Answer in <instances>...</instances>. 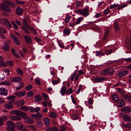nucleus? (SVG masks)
<instances>
[{
    "label": "nucleus",
    "mask_w": 131,
    "mask_h": 131,
    "mask_svg": "<svg viewBox=\"0 0 131 131\" xmlns=\"http://www.w3.org/2000/svg\"><path fill=\"white\" fill-rule=\"evenodd\" d=\"M6 124L8 126L7 128V131H16L15 130V125L13 122L10 121H7Z\"/></svg>",
    "instance_id": "f257e3e1"
},
{
    "label": "nucleus",
    "mask_w": 131,
    "mask_h": 131,
    "mask_svg": "<svg viewBox=\"0 0 131 131\" xmlns=\"http://www.w3.org/2000/svg\"><path fill=\"white\" fill-rule=\"evenodd\" d=\"M0 10H3L6 12L9 13L10 12V9L7 5L4 3H2L0 5Z\"/></svg>",
    "instance_id": "f03ea898"
},
{
    "label": "nucleus",
    "mask_w": 131,
    "mask_h": 131,
    "mask_svg": "<svg viewBox=\"0 0 131 131\" xmlns=\"http://www.w3.org/2000/svg\"><path fill=\"white\" fill-rule=\"evenodd\" d=\"M114 73L113 69L111 68L105 69L102 71V74H112Z\"/></svg>",
    "instance_id": "7ed1b4c3"
},
{
    "label": "nucleus",
    "mask_w": 131,
    "mask_h": 131,
    "mask_svg": "<svg viewBox=\"0 0 131 131\" xmlns=\"http://www.w3.org/2000/svg\"><path fill=\"white\" fill-rule=\"evenodd\" d=\"M14 101V100L9 101L8 103L5 105L6 108L8 109L13 108V105L12 103Z\"/></svg>",
    "instance_id": "20e7f679"
},
{
    "label": "nucleus",
    "mask_w": 131,
    "mask_h": 131,
    "mask_svg": "<svg viewBox=\"0 0 131 131\" xmlns=\"http://www.w3.org/2000/svg\"><path fill=\"white\" fill-rule=\"evenodd\" d=\"M81 15H83L84 17H86L89 14V10L87 8H85L81 10Z\"/></svg>",
    "instance_id": "39448f33"
},
{
    "label": "nucleus",
    "mask_w": 131,
    "mask_h": 131,
    "mask_svg": "<svg viewBox=\"0 0 131 131\" xmlns=\"http://www.w3.org/2000/svg\"><path fill=\"white\" fill-rule=\"evenodd\" d=\"M121 110L125 113H129L131 112V109L130 107L126 106L122 108Z\"/></svg>",
    "instance_id": "423d86ee"
},
{
    "label": "nucleus",
    "mask_w": 131,
    "mask_h": 131,
    "mask_svg": "<svg viewBox=\"0 0 131 131\" xmlns=\"http://www.w3.org/2000/svg\"><path fill=\"white\" fill-rule=\"evenodd\" d=\"M0 94L4 95H6L7 94V90L4 88H0Z\"/></svg>",
    "instance_id": "0eeeda50"
},
{
    "label": "nucleus",
    "mask_w": 131,
    "mask_h": 131,
    "mask_svg": "<svg viewBox=\"0 0 131 131\" xmlns=\"http://www.w3.org/2000/svg\"><path fill=\"white\" fill-rule=\"evenodd\" d=\"M4 2L12 7H14L16 6V5L13 3L8 0H3Z\"/></svg>",
    "instance_id": "6e6552de"
},
{
    "label": "nucleus",
    "mask_w": 131,
    "mask_h": 131,
    "mask_svg": "<svg viewBox=\"0 0 131 131\" xmlns=\"http://www.w3.org/2000/svg\"><path fill=\"white\" fill-rule=\"evenodd\" d=\"M106 79L104 77H96L95 79V81L96 82H101L103 81L106 80Z\"/></svg>",
    "instance_id": "1a4fd4ad"
},
{
    "label": "nucleus",
    "mask_w": 131,
    "mask_h": 131,
    "mask_svg": "<svg viewBox=\"0 0 131 131\" xmlns=\"http://www.w3.org/2000/svg\"><path fill=\"white\" fill-rule=\"evenodd\" d=\"M25 94V91L24 90L22 92H17L15 93V95L18 97L24 96Z\"/></svg>",
    "instance_id": "9d476101"
},
{
    "label": "nucleus",
    "mask_w": 131,
    "mask_h": 131,
    "mask_svg": "<svg viewBox=\"0 0 131 131\" xmlns=\"http://www.w3.org/2000/svg\"><path fill=\"white\" fill-rule=\"evenodd\" d=\"M25 122L30 124H32L34 123L33 119L32 118L27 117L25 118Z\"/></svg>",
    "instance_id": "9b49d317"
},
{
    "label": "nucleus",
    "mask_w": 131,
    "mask_h": 131,
    "mask_svg": "<svg viewBox=\"0 0 131 131\" xmlns=\"http://www.w3.org/2000/svg\"><path fill=\"white\" fill-rule=\"evenodd\" d=\"M24 38L25 40L28 43L30 44L32 42V39L29 36L26 35H25Z\"/></svg>",
    "instance_id": "f8f14e48"
},
{
    "label": "nucleus",
    "mask_w": 131,
    "mask_h": 131,
    "mask_svg": "<svg viewBox=\"0 0 131 131\" xmlns=\"http://www.w3.org/2000/svg\"><path fill=\"white\" fill-rule=\"evenodd\" d=\"M11 37L13 40V41L17 45H18L19 44V41L15 36L14 35H12L11 36Z\"/></svg>",
    "instance_id": "ddd939ff"
},
{
    "label": "nucleus",
    "mask_w": 131,
    "mask_h": 131,
    "mask_svg": "<svg viewBox=\"0 0 131 131\" xmlns=\"http://www.w3.org/2000/svg\"><path fill=\"white\" fill-rule=\"evenodd\" d=\"M29 109L31 110L30 112H35L38 113L39 110L40 109V108L38 107L37 108H35L33 107H29Z\"/></svg>",
    "instance_id": "4468645a"
},
{
    "label": "nucleus",
    "mask_w": 131,
    "mask_h": 131,
    "mask_svg": "<svg viewBox=\"0 0 131 131\" xmlns=\"http://www.w3.org/2000/svg\"><path fill=\"white\" fill-rule=\"evenodd\" d=\"M16 13L19 15H21L23 12V10L20 7H17L16 10Z\"/></svg>",
    "instance_id": "2eb2a0df"
},
{
    "label": "nucleus",
    "mask_w": 131,
    "mask_h": 131,
    "mask_svg": "<svg viewBox=\"0 0 131 131\" xmlns=\"http://www.w3.org/2000/svg\"><path fill=\"white\" fill-rule=\"evenodd\" d=\"M124 98L125 100L127 102H130L131 101V96L128 95H125L124 96Z\"/></svg>",
    "instance_id": "dca6fc26"
},
{
    "label": "nucleus",
    "mask_w": 131,
    "mask_h": 131,
    "mask_svg": "<svg viewBox=\"0 0 131 131\" xmlns=\"http://www.w3.org/2000/svg\"><path fill=\"white\" fill-rule=\"evenodd\" d=\"M41 100V96L39 95L38 94L36 95L34 97V100L36 102H39Z\"/></svg>",
    "instance_id": "f3484780"
},
{
    "label": "nucleus",
    "mask_w": 131,
    "mask_h": 131,
    "mask_svg": "<svg viewBox=\"0 0 131 131\" xmlns=\"http://www.w3.org/2000/svg\"><path fill=\"white\" fill-rule=\"evenodd\" d=\"M123 120L125 121L131 122V117H130L127 115H125L123 116Z\"/></svg>",
    "instance_id": "a211bd4d"
},
{
    "label": "nucleus",
    "mask_w": 131,
    "mask_h": 131,
    "mask_svg": "<svg viewBox=\"0 0 131 131\" xmlns=\"http://www.w3.org/2000/svg\"><path fill=\"white\" fill-rule=\"evenodd\" d=\"M114 28L115 29V30L116 32H118L120 29L119 26L118 24L116 22H115L114 23Z\"/></svg>",
    "instance_id": "6ab92c4d"
},
{
    "label": "nucleus",
    "mask_w": 131,
    "mask_h": 131,
    "mask_svg": "<svg viewBox=\"0 0 131 131\" xmlns=\"http://www.w3.org/2000/svg\"><path fill=\"white\" fill-rule=\"evenodd\" d=\"M21 79L19 77H15L12 80V81L14 82H16L18 83L20 82Z\"/></svg>",
    "instance_id": "aec40b11"
},
{
    "label": "nucleus",
    "mask_w": 131,
    "mask_h": 131,
    "mask_svg": "<svg viewBox=\"0 0 131 131\" xmlns=\"http://www.w3.org/2000/svg\"><path fill=\"white\" fill-rule=\"evenodd\" d=\"M18 116H20L21 117L24 118L25 119L27 117V115L25 113L21 112L20 111H19Z\"/></svg>",
    "instance_id": "412c9836"
},
{
    "label": "nucleus",
    "mask_w": 131,
    "mask_h": 131,
    "mask_svg": "<svg viewBox=\"0 0 131 131\" xmlns=\"http://www.w3.org/2000/svg\"><path fill=\"white\" fill-rule=\"evenodd\" d=\"M8 43H5L4 46L2 47V48L5 51H8L9 50V46H8Z\"/></svg>",
    "instance_id": "4be33fe9"
},
{
    "label": "nucleus",
    "mask_w": 131,
    "mask_h": 131,
    "mask_svg": "<svg viewBox=\"0 0 131 131\" xmlns=\"http://www.w3.org/2000/svg\"><path fill=\"white\" fill-rule=\"evenodd\" d=\"M125 105L124 102L122 100H121L117 103L118 106L120 107H121Z\"/></svg>",
    "instance_id": "5701e85b"
},
{
    "label": "nucleus",
    "mask_w": 131,
    "mask_h": 131,
    "mask_svg": "<svg viewBox=\"0 0 131 131\" xmlns=\"http://www.w3.org/2000/svg\"><path fill=\"white\" fill-rule=\"evenodd\" d=\"M20 111L18 110H14L11 111L10 113L11 114H15L18 116Z\"/></svg>",
    "instance_id": "b1692460"
},
{
    "label": "nucleus",
    "mask_w": 131,
    "mask_h": 131,
    "mask_svg": "<svg viewBox=\"0 0 131 131\" xmlns=\"http://www.w3.org/2000/svg\"><path fill=\"white\" fill-rule=\"evenodd\" d=\"M10 119L13 121L19 120H20V118L18 117L13 116H9Z\"/></svg>",
    "instance_id": "393cba45"
},
{
    "label": "nucleus",
    "mask_w": 131,
    "mask_h": 131,
    "mask_svg": "<svg viewBox=\"0 0 131 131\" xmlns=\"http://www.w3.org/2000/svg\"><path fill=\"white\" fill-rule=\"evenodd\" d=\"M45 123L47 126H48L50 124V121L49 118H45L43 119Z\"/></svg>",
    "instance_id": "a878e982"
},
{
    "label": "nucleus",
    "mask_w": 131,
    "mask_h": 131,
    "mask_svg": "<svg viewBox=\"0 0 131 131\" xmlns=\"http://www.w3.org/2000/svg\"><path fill=\"white\" fill-rule=\"evenodd\" d=\"M25 103V101L24 100L21 99L18 101V103L19 106H20L24 105Z\"/></svg>",
    "instance_id": "bb28decb"
},
{
    "label": "nucleus",
    "mask_w": 131,
    "mask_h": 131,
    "mask_svg": "<svg viewBox=\"0 0 131 131\" xmlns=\"http://www.w3.org/2000/svg\"><path fill=\"white\" fill-rule=\"evenodd\" d=\"M30 106L27 107L26 106H23L20 107V108L23 111H28Z\"/></svg>",
    "instance_id": "cd10ccee"
},
{
    "label": "nucleus",
    "mask_w": 131,
    "mask_h": 131,
    "mask_svg": "<svg viewBox=\"0 0 131 131\" xmlns=\"http://www.w3.org/2000/svg\"><path fill=\"white\" fill-rule=\"evenodd\" d=\"M70 31L69 28L65 29L63 30V33L64 34L69 35L70 33Z\"/></svg>",
    "instance_id": "c85d7f7f"
},
{
    "label": "nucleus",
    "mask_w": 131,
    "mask_h": 131,
    "mask_svg": "<svg viewBox=\"0 0 131 131\" xmlns=\"http://www.w3.org/2000/svg\"><path fill=\"white\" fill-rule=\"evenodd\" d=\"M67 89V88L65 87H63L61 89L60 92L61 94L63 95L65 93V91Z\"/></svg>",
    "instance_id": "c756f323"
},
{
    "label": "nucleus",
    "mask_w": 131,
    "mask_h": 131,
    "mask_svg": "<svg viewBox=\"0 0 131 131\" xmlns=\"http://www.w3.org/2000/svg\"><path fill=\"white\" fill-rule=\"evenodd\" d=\"M0 84L5 85L8 86H10V83L8 81H5L0 82Z\"/></svg>",
    "instance_id": "7c9ffc66"
},
{
    "label": "nucleus",
    "mask_w": 131,
    "mask_h": 131,
    "mask_svg": "<svg viewBox=\"0 0 131 131\" xmlns=\"http://www.w3.org/2000/svg\"><path fill=\"white\" fill-rule=\"evenodd\" d=\"M20 86L16 88V90H20L24 86V84L23 82H21L20 83Z\"/></svg>",
    "instance_id": "2f4dec72"
},
{
    "label": "nucleus",
    "mask_w": 131,
    "mask_h": 131,
    "mask_svg": "<svg viewBox=\"0 0 131 131\" xmlns=\"http://www.w3.org/2000/svg\"><path fill=\"white\" fill-rule=\"evenodd\" d=\"M36 123L37 124V126L39 127H41L42 125L43 124L41 121L39 120L36 122Z\"/></svg>",
    "instance_id": "473e14b6"
},
{
    "label": "nucleus",
    "mask_w": 131,
    "mask_h": 131,
    "mask_svg": "<svg viewBox=\"0 0 131 131\" xmlns=\"http://www.w3.org/2000/svg\"><path fill=\"white\" fill-rule=\"evenodd\" d=\"M17 126L19 129H21L23 127V124L20 123H17Z\"/></svg>",
    "instance_id": "72a5a7b5"
},
{
    "label": "nucleus",
    "mask_w": 131,
    "mask_h": 131,
    "mask_svg": "<svg viewBox=\"0 0 131 131\" xmlns=\"http://www.w3.org/2000/svg\"><path fill=\"white\" fill-rule=\"evenodd\" d=\"M34 92L32 91H29L27 94V96L30 97L34 95Z\"/></svg>",
    "instance_id": "f704fd0d"
},
{
    "label": "nucleus",
    "mask_w": 131,
    "mask_h": 131,
    "mask_svg": "<svg viewBox=\"0 0 131 131\" xmlns=\"http://www.w3.org/2000/svg\"><path fill=\"white\" fill-rule=\"evenodd\" d=\"M32 88V86L31 85L29 84L25 87V89L26 90L29 91L31 90Z\"/></svg>",
    "instance_id": "c9c22d12"
},
{
    "label": "nucleus",
    "mask_w": 131,
    "mask_h": 131,
    "mask_svg": "<svg viewBox=\"0 0 131 131\" xmlns=\"http://www.w3.org/2000/svg\"><path fill=\"white\" fill-rule=\"evenodd\" d=\"M56 114L53 112L50 113L49 115L50 117L53 118H55L56 117Z\"/></svg>",
    "instance_id": "e433bc0d"
},
{
    "label": "nucleus",
    "mask_w": 131,
    "mask_h": 131,
    "mask_svg": "<svg viewBox=\"0 0 131 131\" xmlns=\"http://www.w3.org/2000/svg\"><path fill=\"white\" fill-rule=\"evenodd\" d=\"M73 91L71 88H70L69 89L67 90L66 93L67 95L71 93H72L73 92Z\"/></svg>",
    "instance_id": "4c0bfd02"
},
{
    "label": "nucleus",
    "mask_w": 131,
    "mask_h": 131,
    "mask_svg": "<svg viewBox=\"0 0 131 131\" xmlns=\"http://www.w3.org/2000/svg\"><path fill=\"white\" fill-rule=\"evenodd\" d=\"M82 2L81 1H77L75 2L76 7H79L81 6Z\"/></svg>",
    "instance_id": "58836bf2"
},
{
    "label": "nucleus",
    "mask_w": 131,
    "mask_h": 131,
    "mask_svg": "<svg viewBox=\"0 0 131 131\" xmlns=\"http://www.w3.org/2000/svg\"><path fill=\"white\" fill-rule=\"evenodd\" d=\"M22 28L26 34H29L30 32L24 26H22Z\"/></svg>",
    "instance_id": "ea45409f"
},
{
    "label": "nucleus",
    "mask_w": 131,
    "mask_h": 131,
    "mask_svg": "<svg viewBox=\"0 0 131 131\" xmlns=\"http://www.w3.org/2000/svg\"><path fill=\"white\" fill-rule=\"evenodd\" d=\"M17 72L19 74H23V71L22 70L19 68H18L16 70Z\"/></svg>",
    "instance_id": "a19ab883"
},
{
    "label": "nucleus",
    "mask_w": 131,
    "mask_h": 131,
    "mask_svg": "<svg viewBox=\"0 0 131 131\" xmlns=\"http://www.w3.org/2000/svg\"><path fill=\"white\" fill-rule=\"evenodd\" d=\"M72 116L74 119H77L78 118L79 115L78 114H73Z\"/></svg>",
    "instance_id": "79ce46f5"
},
{
    "label": "nucleus",
    "mask_w": 131,
    "mask_h": 131,
    "mask_svg": "<svg viewBox=\"0 0 131 131\" xmlns=\"http://www.w3.org/2000/svg\"><path fill=\"white\" fill-rule=\"evenodd\" d=\"M7 63L10 67H12L13 66V62L12 61H9L7 62Z\"/></svg>",
    "instance_id": "37998d69"
},
{
    "label": "nucleus",
    "mask_w": 131,
    "mask_h": 131,
    "mask_svg": "<svg viewBox=\"0 0 131 131\" xmlns=\"http://www.w3.org/2000/svg\"><path fill=\"white\" fill-rule=\"evenodd\" d=\"M60 80L59 79L57 80H52V83L54 85H56L57 84L59 81H60Z\"/></svg>",
    "instance_id": "c03bdc74"
},
{
    "label": "nucleus",
    "mask_w": 131,
    "mask_h": 131,
    "mask_svg": "<svg viewBox=\"0 0 131 131\" xmlns=\"http://www.w3.org/2000/svg\"><path fill=\"white\" fill-rule=\"evenodd\" d=\"M1 21L5 25L7 24V22H8V21L5 19H2Z\"/></svg>",
    "instance_id": "a18cd8bd"
},
{
    "label": "nucleus",
    "mask_w": 131,
    "mask_h": 131,
    "mask_svg": "<svg viewBox=\"0 0 131 131\" xmlns=\"http://www.w3.org/2000/svg\"><path fill=\"white\" fill-rule=\"evenodd\" d=\"M96 56H98L100 55L102 56L104 55L100 51H97L96 52Z\"/></svg>",
    "instance_id": "49530a36"
},
{
    "label": "nucleus",
    "mask_w": 131,
    "mask_h": 131,
    "mask_svg": "<svg viewBox=\"0 0 131 131\" xmlns=\"http://www.w3.org/2000/svg\"><path fill=\"white\" fill-rule=\"evenodd\" d=\"M83 18L82 17H80L78 18L76 20L77 24H79L81 20H82Z\"/></svg>",
    "instance_id": "de8ad7c7"
},
{
    "label": "nucleus",
    "mask_w": 131,
    "mask_h": 131,
    "mask_svg": "<svg viewBox=\"0 0 131 131\" xmlns=\"http://www.w3.org/2000/svg\"><path fill=\"white\" fill-rule=\"evenodd\" d=\"M113 98L114 101L116 102L118 101V97L116 95H114L113 96Z\"/></svg>",
    "instance_id": "09e8293b"
},
{
    "label": "nucleus",
    "mask_w": 131,
    "mask_h": 131,
    "mask_svg": "<svg viewBox=\"0 0 131 131\" xmlns=\"http://www.w3.org/2000/svg\"><path fill=\"white\" fill-rule=\"evenodd\" d=\"M16 98V96L14 95H10L7 98V99L9 100H11L14 99Z\"/></svg>",
    "instance_id": "8fccbe9b"
},
{
    "label": "nucleus",
    "mask_w": 131,
    "mask_h": 131,
    "mask_svg": "<svg viewBox=\"0 0 131 131\" xmlns=\"http://www.w3.org/2000/svg\"><path fill=\"white\" fill-rule=\"evenodd\" d=\"M35 82L37 84L39 85L40 86L41 84L40 83V81L39 78L36 79L35 80Z\"/></svg>",
    "instance_id": "3c124183"
},
{
    "label": "nucleus",
    "mask_w": 131,
    "mask_h": 131,
    "mask_svg": "<svg viewBox=\"0 0 131 131\" xmlns=\"http://www.w3.org/2000/svg\"><path fill=\"white\" fill-rule=\"evenodd\" d=\"M113 50L112 49L108 50L105 51L106 53L107 54H109L112 52Z\"/></svg>",
    "instance_id": "603ef678"
},
{
    "label": "nucleus",
    "mask_w": 131,
    "mask_h": 131,
    "mask_svg": "<svg viewBox=\"0 0 131 131\" xmlns=\"http://www.w3.org/2000/svg\"><path fill=\"white\" fill-rule=\"evenodd\" d=\"M119 5L118 4H114L113 5H111L110 6V8L111 9H112L118 6Z\"/></svg>",
    "instance_id": "864d4df0"
},
{
    "label": "nucleus",
    "mask_w": 131,
    "mask_h": 131,
    "mask_svg": "<svg viewBox=\"0 0 131 131\" xmlns=\"http://www.w3.org/2000/svg\"><path fill=\"white\" fill-rule=\"evenodd\" d=\"M42 96L43 97L46 101H47L48 99V97L45 93H43L42 94Z\"/></svg>",
    "instance_id": "5fc2aeb1"
},
{
    "label": "nucleus",
    "mask_w": 131,
    "mask_h": 131,
    "mask_svg": "<svg viewBox=\"0 0 131 131\" xmlns=\"http://www.w3.org/2000/svg\"><path fill=\"white\" fill-rule=\"evenodd\" d=\"M120 93L123 94H124V91L121 88H117L116 89Z\"/></svg>",
    "instance_id": "6e6d98bb"
},
{
    "label": "nucleus",
    "mask_w": 131,
    "mask_h": 131,
    "mask_svg": "<svg viewBox=\"0 0 131 131\" xmlns=\"http://www.w3.org/2000/svg\"><path fill=\"white\" fill-rule=\"evenodd\" d=\"M70 16H69L66 18L65 22L66 23H67L70 20Z\"/></svg>",
    "instance_id": "4d7b16f0"
},
{
    "label": "nucleus",
    "mask_w": 131,
    "mask_h": 131,
    "mask_svg": "<svg viewBox=\"0 0 131 131\" xmlns=\"http://www.w3.org/2000/svg\"><path fill=\"white\" fill-rule=\"evenodd\" d=\"M127 4L126 3L124 5H122L119 7H118L117 8V9H121L127 6Z\"/></svg>",
    "instance_id": "13d9d810"
},
{
    "label": "nucleus",
    "mask_w": 131,
    "mask_h": 131,
    "mask_svg": "<svg viewBox=\"0 0 131 131\" xmlns=\"http://www.w3.org/2000/svg\"><path fill=\"white\" fill-rule=\"evenodd\" d=\"M109 31L108 30H107L106 31L104 37L103 39V40H104L106 38V37L108 36V35L109 34Z\"/></svg>",
    "instance_id": "bf43d9fd"
},
{
    "label": "nucleus",
    "mask_w": 131,
    "mask_h": 131,
    "mask_svg": "<svg viewBox=\"0 0 131 131\" xmlns=\"http://www.w3.org/2000/svg\"><path fill=\"white\" fill-rule=\"evenodd\" d=\"M126 128H129L130 129L131 128V123H128L127 124H126Z\"/></svg>",
    "instance_id": "052dcab7"
},
{
    "label": "nucleus",
    "mask_w": 131,
    "mask_h": 131,
    "mask_svg": "<svg viewBox=\"0 0 131 131\" xmlns=\"http://www.w3.org/2000/svg\"><path fill=\"white\" fill-rule=\"evenodd\" d=\"M82 88V86L81 85H80L78 89L76 91V93L77 94H78L80 92V90H81Z\"/></svg>",
    "instance_id": "680f3d73"
},
{
    "label": "nucleus",
    "mask_w": 131,
    "mask_h": 131,
    "mask_svg": "<svg viewBox=\"0 0 131 131\" xmlns=\"http://www.w3.org/2000/svg\"><path fill=\"white\" fill-rule=\"evenodd\" d=\"M31 116L36 119H37L38 118L37 115L36 114H32L31 115Z\"/></svg>",
    "instance_id": "e2e57ef3"
},
{
    "label": "nucleus",
    "mask_w": 131,
    "mask_h": 131,
    "mask_svg": "<svg viewBox=\"0 0 131 131\" xmlns=\"http://www.w3.org/2000/svg\"><path fill=\"white\" fill-rule=\"evenodd\" d=\"M5 25H6L8 28H10L12 26L10 23L9 22V21H8V22L7 23V24H6Z\"/></svg>",
    "instance_id": "0e129e2a"
},
{
    "label": "nucleus",
    "mask_w": 131,
    "mask_h": 131,
    "mask_svg": "<svg viewBox=\"0 0 131 131\" xmlns=\"http://www.w3.org/2000/svg\"><path fill=\"white\" fill-rule=\"evenodd\" d=\"M30 127L32 130L36 131L37 130L36 128L34 125L30 126Z\"/></svg>",
    "instance_id": "69168bd1"
},
{
    "label": "nucleus",
    "mask_w": 131,
    "mask_h": 131,
    "mask_svg": "<svg viewBox=\"0 0 131 131\" xmlns=\"http://www.w3.org/2000/svg\"><path fill=\"white\" fill-rule=\"evenodd\" d=\"M52 130L53 131H58V128L56 127V126H53L52 128Z\"/></svg>",
    "instance_id": "338daca9"
},
{
    "label": "nucleus",
    "mask_w": 131,
    "mask_h": 131,
    "mask_svg": "<svg viewBox=\"0 0 131 131\" xmlns=\"http://www.w3.org/2000/svg\"><path fill=\"white\" fill-rule=\"evenodd\" d=\"M124 59L126 62H131V57L128 58H125Z\"/></svg>",
    "instance_id": "774afa93"
}]
</instances>
